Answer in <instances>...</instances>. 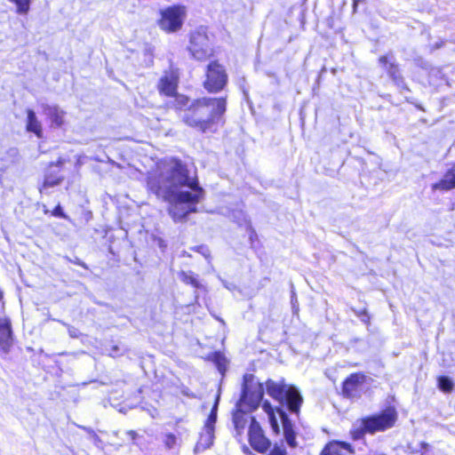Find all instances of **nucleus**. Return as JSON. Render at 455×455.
<instances>
[{
  "label": "nucleus",
  "mask_w": 455,
  "mask_h": 455,
  "mask_svg": "<svg viewBox=\"0 0 455 455\" xmlns=\"http://www.w3.org/2000/svg\"><path fill=\"white\" fill-rule=\"evenodd\" d=\"M12 344V332L10 320L0 315V349L7 352Z\"/></svg>",
  "instance_id": "nucleus-13"
},
{
  "label": "nucleus",
  "mask_w": 455,
  "mask_h": 455,
  "mask_svg": "<svg viewBox=\"0 0 455 455\" xmlns=\"http://www.w3.org/2000/svg\"><path fill=\"white\" fill-rule=\"evenodd\" d=\"M365 375L363 373H353L346 379L343 383V393L347 396H353L359 385L364 383Z\"/></svg>",
  "instance_id": "nucleus-16"
},
{
  "label": "nucleus",
  "mask_w": 455,
  "mask_h": 455,
  "mask_svg": "<svg viewBox=\"0 0 455 455\" xmlns=\"http://www.w3.org/2000/svg\"><path fill=\"white\" fill-rule=\"evenodd\" d=\"M355 450L352 445L346 442L331 441L325 445L321 455H353Z\"/></svg>",
  "instance_id": "nucleus-12"
},
{
  "label": "nucleus",
  "mask_w": 455,
  "mask_h": 455,
  "mask_svg": "<svg viewBox=\"0 0 455 455\" xmlns=\"http://www.w3.org/2000/svg\"><path fill=\"white\" fill-rule=\"evenodd\" d=\"M185 10L181 6H172L162 11L159 25L164 30L172 32L180 28Z\"/></svg>",
  "instance_id": "nucleus-8"
},
{
  "label": "nucleus",
  "mask_w": 455,
  "mask_h": 455,
  "mask_svg": "<svg viewBox=\"0 0 455 455\" xmlns=\"http://www.w3.org/2000/svg\"><path fill=\"white\" fill-rule=\"evenodd\" d=\"M251 375H244L242 387V395L236 403L238 406L244 407L248 411L257 409L263 398V387L258 383L255 386L251 384Z\"/></svg>",
  "instance_id": "nucleus-5"
},
{
  "label": "nucleus",
  "mask_w": 455,
  "mask_h": 455,
  "mask_svg": "<svg viewBox=\"0 0 455 455\" xmlns=\"http://www.w3.org/2000/svg\"><path fill=\"white\" fill-rule=\"evenodd\" d=\"M43 113L51 122V126L60 128L64 124L66 112L56 105L43 104Z\"/></svg>",
  "instance_id": "nucleus-11"
},
{
  "label": "nucleus",
  "mask_w": 455,
  "mask_h": 455,
  "mask_svg": "<svg viewBox=\"0 0 455 455\" xmlns=\"http://www.w3.org/2000/svg\"><path fill=\"white\" fill-rule=\"evenodd\" d=\"M26 129L28 132L35 133L37 138L43 137L42 124L40 121L37 119L35 111L32 109L27 110Z\"/></svg>",
  "instance_id": "nucleus-17"
},
{
  "label": "nucleus",
  "mask_w": 455,
  "mask_h": 455,
  "mask_svg": "<svg viewBox=\"0 0 455 455\" xmlns=\"http://www.w3.org/2000/svg\"><path fill=\"white\" fill-rule=\"evenodd\" d=\"M397 419V413L395 408L388 407L379 414L365 417L357 420L350 430L353 440L362 439L365 434H374L379 431H385L392 427Z\"/></svg>",
  "instance_id": "nucleus-4"
},
{
  "label": "nucleus",
  "mask_w": 455,
  "mask_h": 455,
  "mask_svg": "<svg viewBox=\"0 0 455 455\" xmlns=\"http://www.w3.org/2000/svg\"><path fill=\"white\" fill-rule=\"evenodd\" d=\"M202 253L204 254V256L205 258H208V257H209V251H208L207 249H205V251H203Z\"/></svg>",
  "instance_id": "nucleus-34"
},
{
  "label": "nucleus",
  "mask_w": 455,
  "mask_h": 455,
  "mask_svg": "<svg viewBox=\"0 0 455 455\" xmlns=\"http://www.w3.org/2000/svg\"><path fill=\"white\" fill-rule=\"evenodd\" d=\"M226 105L224 98L196 100L184 114L183 120L188 125L205 132L212 123L225 113Z\"/></svg>",
  "instance_id": "nucleus-3"
},
{
  "label": "nucleus",
  "mask_w": 455,
  "mask_h": 455,
  "mask_svg": "<svg viewBox=\"0 0 455 455\" xmlns=\"http://www.w3.org/2000/svg\"><path fill=\"white\" fill-rule=\"evenodd\" d=\"M119 351H120V348H119V347H118V346H116V345L112 346V347H111V352H110V354H109V355H110L111 356H116V355H118Z\"/></svg>",
  "instance_id": "nucleus-30"
},
{
  "label": "nucleus",
  "mask_w": 455,
  "mask_h": 455,
  "mask_svg": "<svg viewBox=\"0 0 455 455\" xmlns=\"http://www.w3.org/2000/svg\"><path fill=\"white\" fill-rule=\"evenodd\" d=\"M178 85V76L174 72L166 73L159 81L158 89L161 93L166 96L176 94Z\"/></svg>",
  "instance_id": "nucleus-14"
},
{
  "label": "nucleus",
  "mask_w": 455,
  "mask_h": 455,
  "mask_svg": "<svg viewBox=\"0 0 455 455\" xmlns=\"http://www.w3.org/2000/svg\"><path fill=\"white\" fill-rule=\"evenodd\" d=\"M249 427V442L251 447L259 452H265L270 447V441L265 436L261 427L254 417H251Z\"/></svg>",
  "instance_id": "nucleus-10"
},
{
  "label": "nucleus",
  "mask_w": 455,
  "mask_h": 455,
  "mask_svg": "<svg viewBox=\"0 0 455 455\" xmlns=\"http://www.w3.org/2000/svg\"><path fill=\"white\" fill-rule=\"evenodd\" d=\"M268 455H286V451L283 448L275 446Z\"/></svg>",
  "instance_id": "nucleus-29"
},
{
  "label": "nucleus",
  "mask_w": 455,
  "mask_h": 455,
  "mask_svg": "<svg viewBox=\"0 0 455 455\" xmlns=\"http://www.w3.org/2000/svg\"><path fill=\"white\" fill-rule=\"evenodd\" d=\"M246 408L240 407L236 404V410L233 413V423L237 432H241L244 429L248 417Z\"/></svg>",
  "instance_id": "nucleus-19"
},
{
  "label": "nucleus",
  "mask_w": 455,
  "mask_h": 455,
  "mask_svg": "<svg viewBox=\"0 0 455 455\" xmlns=\"http://www.w3.org/2000/svg\"><path fill=\"white\" fill-rule=\"evenodd\" d=\"M228 81L225 68L216 61L207 66L204 88L210 92H217L224 88Z\"/></svg>",
  "instance_id": "nucleus-6"
},
{
  "label": "nucleus",
  "mask_w": 455,
  "mask_h": 455,
  "mask_svg": "<svg viewBox=\"0 0 455 455\" xmlns=\"http://www.w3.org/2000/svg\"><path fill=\"white\" fill-rule=\"evenodd\" d=\"M162 442L168 450L174 449L178 445V437L172 433H165L162 435Z\"/></svg>",
  "instance_id": "nucleus-24"
},
{
  "label": "nucleus",
  "mask_w": 455,
  "mask_h": 455,
  "mask_svg": "<svg viewBox=\"0 0 455 455\" xmlns=\"http://www.w3.org/2000/svg\"><path fill=\"white\" fill-rule=\"evenodd\" d=\"M420 446H421V448H422V449L427 450V449L429 447V444H428V443H427L422 442V443H420Z\"/></svg>",
  "instance_id": "nucleus-33"
},
{
  "label": "nucleus",
  "mask_w": 455,
  "mask_h": 455,
  "mask_svg": "<svg viewBox=\"0 0 455 455\" xmlns=\"http://www.w3.org/2000/svg\"><path fill=\"white\" fill-rule=\"evenodd\" d=\"M358 1H359V0H353V6H354V9H355V8H356Z\"/></svg>",
  "instance_id": "nucleus-35"
},
{
  "label": "nucleus",
  "mask_w": 455,
  "mask_h": 455,
  "mask_svg": "<svg viewBox=\"0 0 455 455\" xmlns=\"http://www.w3.org/2000/svg\"><path fill=\"white\" fill-rule=\"evenodd\" d=\"M180 278L183 283L190 284L196 289H200L203 287V285L197 279V275L191 271H181L180 274Z\"/></svg>",
  "instance_id": "nucleus-21"
},
{
  "label": "nucleus",
  "mask_w": 455,
  "mask_h": 455,
  "mask_svg": "<svg viewBox=\"0 0 455 455\" xmlns=\"http://www.w3.org/2000/svg\"><path fill=\"white\" fill-rule=\"evenodd\" d=\"M263 410L266 411L268 417L269 424L275 434L280 432V427L277 421V419L275 414V411L268 401L263 402L262 404Z\"/></svg>",
  "instance_id": "nucleus-20"
},
{
  "label": "nucleus",
  "mask_w": 455,
  "mask_h": 455,
  "mask_svg": "<svg viewBox=\"0 0 455 455\" xmlns=\"http://www.w3.org/2000/svg\"><path fill=\"white\" fill-rule=\"evenodd\" d=\"M68 332L71 338H78L80 335V332L76 328L69 325H68Z\"/></svg>",
  "instance_id": "nucleus-28"
},
{
  "label": "nucleus",
  "mask_w": 455,
  "mask_h": 455,
  "mask_svg": "<svg viewBox=\"0 0 455 455\" xmlns=\"http://www.w3.org/2000/svg\"><path fill=\"white\" fill-rule=\"evenodd\" d=\"M219 405V397L216 398L211 413L204 424V431L202 432L199 441L196 446V451L208 449L213 443L214 439V426L217 420V411Z\"/></svg>",
  "instance_id": "nucleus-9"
},
{
  "label": "nucleus",
  "mask_w": 455,
  "mask_h": 455,
  "mask_svg": "<svg viewBox=\"0 0 455 455\" xmlns=\"http://www.w3.org/2000/svg\"><path fill=\"white\" fill-rule=\"evenodd\" d=\"M62 163H63V162H62V160H61V159H60V160L57 162L56 165L60 166V165H61V164H62Z\"/></svg>",
  "instance_id": "nucleus-36"
},
{
  "label": "nucleus",
  "mask_w": 455,
  "mask_h": 455,
  "mask_svg": "<svg viewBox=\"0 0 455 455\" xmlns=\"http://www.w3.org/2000/svg\"><path fill=\"white\" fill-rule=\"evenodd\" d=\"M379 63L383 65L388 76L392 78L397 87L405 88L403 78L397 65L391 61L387 56H381L379 58Z\"/></svg>",
  "instance_id": "nucleus-15"
},
{
  "label": "nucleus",
  "mask_w": 455,
  "mask_h": 455,
  "mask_svg": "<svg viewBox=\"0 0 455 455\" xmlns=\"http://www.w3.org/2000/svg\"><path fill=\"white\" fill-rule=\"evenodd\" d=\"M52 214L54 216V217H58V218H62V219H65V220H68V216L63 212V209L62 207L58 204L54 209L53 211L52 212Z\"/></svg>",
  "instance_id": "nucleus-26"
},
{
  "label": "nucleus",
  "mask_w": 455,
  "mask_h": 455,
  "mask_svg": "<svg viewBox=\"0 0 455 455\" xmlns=\"http://www.w3.org/2000/svg\"><path fill=\"white\" fill-rule=\"evenodd\" d=\"M188 50L197 60H204L212 54L210 40L204 32L196 31L191 35Z\"/></svg>",
  "instance_id": "nucleus-7"
},
{
  "label": "nucleus",
  "mask_w": 455,
  "mask_h": 455,
  "mask_svg": "<svg viewBox=\"0 0 455 455\" xmlns=\"http://www.w3.org/2000/svg\"><path fill=\"white\" fill-rule=\"evenodd\" d=\"M176 101H177V106L179 108H182V107L187 106V104L188 103V98H187L186 96H183V95H178L176 97Z\"/></svg>",
  "instance_id": "nucleus-27"
},
{
  "label": "nucleus",
  "mask_w": 455,
  "mask_h": 455,
  "mask_svg": "<svg viewBox=\"0 0 455 455\" xmlns=\"http://www.w3.org/2000/svg\"><path fill=\"white\" fill-rule=\"evenodd\" d=\"M16 6V12L19 15H26L30 10L32 0H8Z\"/></svg>",
  "instance_id": "nucleus-22"
},
{
  "label": "nucleus",
  "mask_w": 455,
  "mask_h": 455,
  "mask_svg": "<svg viewBox=\"0 0 455 455\" xmlns=\"http://www.w3.org/2000/svg\"><path fill=\"white\" fill-rule=\"evenodd\" d=\"M265 386L267 395L282 406L276 408V411L282 421L283 435L287 444L291 448L297 447L293 425L283 407L285 406L291 413L299 415L303 403V397L299 390L295 386L287 384L284 379L277 381L267 379Z\"/></svg>",
  "instance_id": "nucleus-2"
},
{
  "label": "nucleus",
  "mask_w": 455,
  "mask_h": 455,
  "mask_svg": "<svg viewBox=\"0 0 455 455\" xmlns=\"http://www.w3.org/2000/svg\"><path fill=\"white\" fill-rule=\"evenodd\" d=\"M438 387L442 391H443L445 393H449L453 388V381L451 380V378L446 377V376L439 377L438 378Z\"/></svg>",
  "instance_id": "nucleus-25"
},
{
  "label": "nucleus",
  "mask_w": 455,
  "mask_h": 455,
  "mask_svg": "<svg viewBox=\"0 0 455 455\" xmlns=\"http://www.w3.org/2000/svg\"><path fill=\"white\" fill-rule=\"evenodd\" d=\"M83 428L85 431H87L95 441L99 439L98 435H96V433L92 429L87 428V427H83Z\"/></svg>",
  "instance_id": "nucleus-31"
},
{
  "label": "nucleus",
  "mask_w": 455,
  "mask_h": 455,
  "mask_svg": "<svg viewBox=\"0 0 455 455\" xmlns=\"http://www.w3.org/2000/svg\"><path fill=\"white\" fill-rule=\"evenodd\" d=\"M421 455H428L427 451H425L424 452H422Z\"/></svg>",
  "instance_id": "nucleus-37"
},
{
  "label": "nucleus",
  "mask_w": 455,
  "mask_h": 455,
  "mask_svg": "<svg viewBox=\"0 0 455 455\" xmlns=\"http://www.w3.org/2000/svg\"><path fill=\"white\" fill-rule=\"evenodd\" d=\"M455 188V168L449 170L443 178L432 186L434 190H450Z\"/></svg>",
  "instance_id": "nucleus-18"
},
{
  "label": "nucleus",
  "mask_w": 455,
  "mask_h": 455,
  "mask_svg": "<svg viewBox=\"0 0 455 455\" xmlns=\"http://www.w3.org/2000/svg\"><path fill=\"white\" fill-rule=\"evenodd\" d=\"M126 434H127V435H129L131 437L132 440H135L138 436V434L133 430H129V431H127Z\"/></svg>",
  "instance_id": "nucleus-32"
},
{
  "label": "nucleus",
  "mask_w": 455,
  "mask_h": 455,
  "mask_svg": "<svg viewBox=\"0 0 455 455\" xmlns=\"http://www.w3.org/2000/svg\"><path fill=\"white\" fill-rule=\"evenodd\" d=\"M61 177L53 176L52 174H48L44 178V184L40 189L41 192L45 191L48 188H53L59 185L62 181Z\"/></svg>",
  "instance_id": "nucleus-23"
},
{
  "label": "nucleus",
  "mask_w": 455,
  "mask_h": 455,
  "mask_svg": "<svg viewBox=\"0 0 455 455\" xmlns=\"http://www.w3.org/2000/svg\"><path fill=\"white\" fill-rule=\"evenodd\" d=\"M147 187L157 198L171 204L169 213L175 221L196 212V204L204 196V190L197 180L190 179L187 166L175 158L158 163L156 168L148 174Z\"/></svg>",
  "instance_id": "nucleus-1"
}]
</instances>
